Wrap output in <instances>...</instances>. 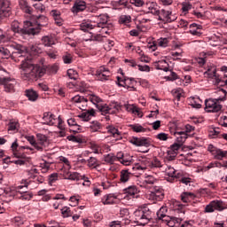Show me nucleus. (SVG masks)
<instances>
[{
  "instance_id": "nucleus-25",
  "label": "nucleus",
  "mask_w": 227,
  "mask_h": 227,
  "mask_svg": "<svg viewBox=\"0 0 227 227\" xmlns=\"http://www.w3.org/2000/svg\"><path fill=\"white\" fill-rule=\"evenodd\" d=\"M108 134H111L114 137H115V141H118V139H121V137L120 136V131L118 129L114 128V126H109L107 128Z\"/></svg>"
},
{
  "instance_id": "nucleus-10",
  "label": "nucleus",
  "mask_w": 227,
  "mask_h": 227,
  "mask_svg": "<svg viewBox=\"0 0 227 227\" xmlns=\"http://www.w3.org/2000/svg\"><path fill=\"white\" fill-rule=\"evenodd\" d=\"M72 102H74V104H83V105H79L78 107L82 111H86V107H88V98L76 95L72 98Z\"/></svg>"
},
{
  "instance_id": "nucleus-17",
  "label": "nucleus",
  "mask_w": 227,
  "mask_h": 227,
  "mask_svg": "<svg viewBox=\"0 0 227 227\" xmlns=\"http://www.w3.org/2000/svg\"><path fill=\"white\" fill-rule=\"evenodd\" d=\"M175 137H176V143L184 145L187 139V133L184 131H175Z\"/></svg>"
},
{
  "instance_id": "nucleus-36",
  "label": "nucleus",
  "mask_w": 227,
  "mask_h": 227,
  "mask_svg": "<svg viewBox=\"0 0 227 227\" xmlns=\"http://www.w3.org/2000/svg\"><path fill=\"white\" fill-rule=\"evenodd\" d=\"M80 27L82 31H89V29H93V26L90 21H83Z\"/></svg>"
},
{
  "instance_id": "nucleus-7",
  "label": "nucleus",
  "mask_w": 227,
  "mask_h": 227,
  "mask_svg": "<svg viewBox=\"0 0 227 227\" xmlns=\"http://www.w3.org/2000/svg\"><path fill=\"white\" fill-rule=\"evenodd\" d=\"M145 167H141L139 164H136L131 168L124 169L121 171V182H129V178H130V175H136L134 169H145Z\"/></svg>"
},
{
  "instance_id": "nucleus-28",
  "label": "nucleus",
  "mask_w": 227,
  "mask_h": 227,
  "mask_svg": "<svg viewBox=\"0 0 227 227\" xmlns=\"http://www.w3.org/2000/svg\"><path fill=\"white\" fill-rule=\"evenodd\" d=\"M213 203V207L215 210H218L219 212L224 210L226 207L224 206V202L222 200H213L211 201Z\"/></svg>"
},
{
  "instance_id": "nucleus-45",
  "label": "nucleus",
  "mask_w": 227,
  "mask_h": 227,
  "mask_svg": "<svg viewBox=\"0 0 227 227\" xmlns=\"http://www.w3.org/2000/svg\"><path fill=\"white\" fill-rule=\"evenodd\" d=\"M72 55L70 53H67L62 57V59L66 65H70L72 63Z\"/></svg>"
},
{
  "instance_id": "nucleus-63",
  "label": "nucleus",
  "mask_w": 227,
  "mask_h": 227,
  "mask_svg": "<svg viewBox=\"0 0 227 227\" xmlns=\"http://www.w3.org/2000/svg\"><path fill=\"white\" fill-rule=\"evenodd\" d=\"M131 4H135V6H143L145 2L143 0H130Z\"/></svg>"
},
{
  "instance_id": "nucleus-43",
  "label": "nucleus",
  "mask_w": 227,
  "mask_h": 227,
  "mask_svg": "<svg viewBox=\"0 0 227 227\" xmlns=\"http://www.w3.org/2000/svg\"><path fill=\"white\" fill-rule=\"evenodd\" d=\"M130 128L134 132H146V129L141 125H130Z\"/></svg>"
},
{
  "instance_id": "nucleus-34",
  "label": "nucleus",
  "mask_w": 227,
  "mask_h": 227,
  "mask_svg": "<svg viewBox=\"0 0 227 227\" xmlns=\"http://www.w3.org/2000/svg\"><path fill=\"white\" fill-rule=\"evenodd\" d=\"M0 55L2 56V58L5 59H8L10 56L12 57V54L10 53V50L4 47H0Z\"/></svg>"
},
{
  "instance_id": "nucleus-38",
  "label": "nucleus",
  "mask_w": 227,
  "mask_h": 227,
  "mask_svg": "<svg viewBox=\"0 0 227 227\" xmlns=\"http://www.w3.org/2000/svg\"><path fill=\"white\" fill-rule=\"evenodd\" d=\"M37 143L41 145V146H44V145L47 143V137L43 134H37Z\"/></svg>"
},
{
  "instance_id": "nucleus-9",
  "label": "nucleus",
  "mask_w": 227,
  "mask_h": 227,
  "mask_svg": "<svg viewBox=\"0 0 227 227\" xmlns=\"http://www.w3.org/2000/svg\"><path fill=\"white\" fill-rule=\"evenodd\" d=\"M158 17L159 20H162L163 22H173L176 20V18L173 16L171 12L166 11L164 9L160 11Z\"/></svg>"
},
{
  "instance_id": "nucleus-53",
  "label": "nucleus",
  "mask_w": 227,
  "mask_h": 227,
  "mask_svg": "<svg viewBox=\"0 0 227 227\" xmlns=\"http://www.w3.org/2000/svg\"><path fill=\"white\" fill-rule=\"evenodd\" d=\"M168 43H169V41L168 40V38H161L160 39L158 45L160 47H168Z\"/></svg>"
},
{
  "instance_id": "nucleus-11",
  "label": "nucleus",
  "mask_w": 227,
  "mask_h": 227,
  "mask_svg": "<svg viewBox=\"0 0 227 227\" xmlns=\"http://www.w3.org/2000/svg\"><path fill=\"white\" fill-rule=\"evenodd\" d=\"M97 77H98L99 81H107L109 77L111 76V72H109V69L101 67L96 72Z\"/></svg>"
},
{
  "instance_id": "nucleus-8",
  "label": "nucleus",
  "mask_w": 227,
  "mask_h": 227,
  "mask_svg": "<svg viewBox=\"0 0 227 227\" xmlns=\"http://www.w3.org/2000/svg\"><path fill=\"white\" fill-rule=\"evenodd\" d=\"M159 216L162 218V223H165L167 226L169 227H180L182 219L181 218H176L173 216H162V215L160 213Z\"/></svg>"
},
{
  "instance_id": "nucleus-22",
  "label": "nucleus",
  "mask_w": 227,
  "mask_h": 227,
  "mask_svg": "<svg viewBox=\"0 0 227 227\" xmlns=\"http://www.w3.org/2000/svg\"><path fill=\"white\" fill-rule=\"evenodd\" d=\"M196 196H194V193L189 192H184L181 194V200L183 203H189L191 200H194Z\"/></svg>"
},
{
  "instance_id": "nucleus-48",
  "label": "nucleus",
  "mask_w": 227,
  "mask_h": 227,
  "mask_svg": "<svg viewBox=\"0 0 227 227\" xmlns=\"http://www.w3.org/2000/svg\"><path fill=\"white\" fill-rule=\"evenodd\" d=\"M144 182L145 184H147L149 185H153L155 184V177L152 176H147Z\"/></svg>"
},
{
  "instance_id": "nucleus-62",
  "label": "nucleus",
  "mask_w": 227,
  "mask_h": 227,
  "mask_svg": "<svg viewBox=\"0 0 227 227\" xmlns=\"http://www.w3.org/2000/svg\"><path fill=\"white\" fill-rule=\"evenodd\" d=\"M56 180H58V173L51 174L49 177L50 184H54V182H56Z\"/></svg>"
},
{
  "instance_id": "nucleus-2",
  "label": "nucleus",
  "mask_w": 227,
  "mask_h": 227,
  "mask_svg": "<svg viewBox=\"0 0 227 227\" xmlns=\"http://www.w3.org/2000/svg\"><path fill=\"white\" fill-rule=\"evenodd\" d=\"M11 27L13 33H18L19 35H38L40 33V28L35 27L31 21H25L24 27L20 28V23L14 20L12 22Z\"/></svg>"
},
{
  "instance_id": "nucleus-18",
  "label": "nucleus",
  "mask_w": 227,
  "mask_h": 227,
  "mask_svg": "<svg viewBox=\"0 0 227 227\" xmlns=\"http://www.w3.org/2000/svg\"><path fill=\"white\" fill-rule=\"evenodd\" d=\"M54 114L50 112H46L43 114V121L44 125H54Z\"/></svg>"
},
{
  "instance_id": "nucleus-33",
  "label": "nucleus",
  "mask_w": 227,
  "mask_h": 227,
  "mask_svg": "<svg viewBox=\"0 0 227 227\" xmlns=\"http://www.w3.org/2000/svg\"><path fill=\"white\" fill-rule=\"evenodd\" d=\"M67 76L69 79H72L73 81H77L79 79V74L77 71L74 69H68L67 70Z\"/></svg>"
},
{
  "instance_id": "nucleus-51",
  "label": "nucleus",
  "mask_w": 227,
  "mask_h": 227,
  "mask_svg": "<svg viewBox=\"0 0 227 227\" xmlns=\"http://www.w3.org/2000/svg\"><path fill=\"white\" fill-rule=\"evenodd\" d=\"M19 129V122L17 121H11L9 123L8 130H17Z\"/></svg>"
},
{
  "instance_id": "nucleus-50",
  "label": "nucleus",
  "mask_w": 227,
  "mask_h": 227,
  "mask_svg": "<svg viewBox=\"0 0 227 227\" xmlns=\"http://www.w3.org/2000/svg\"><path fill=\"white\" fill-rule=\"evenodd\" d=\"M17 192L20 194H27V186L20 185L16 188Z\"/></svg>"
},
{
  "instance_id": "nucleus-46",
  "label": "nucleus",
  "mask_w": 227,
  "mask_h": 227,
  "mask_svg": "<svg viewBox=\"0 0 227 227\" xmlns=\"http://www.w3.org/2000/svg\"><path fill=\"white\" fill-rule=\"evenodd\" d=\"M175 132H180V128L178 127V124H176V122L172 123L170 126V133L175 136Z\"/></svg>"
},
{
  "instance_id": "nucleus-3",
  "label": "nucleus",
  "mask_w": 227,
  "mask_h": 227,
  "mask_svg": "<svg viewBox=\"0 0 227 227\" xmlns=\"http://www.w3.org/2000/svg\"><path fill=\"white\" fill-rule=\"evenodd\" d=\"M152 210H150L148 207H143L134 212L135 223H137V224L139 226L148 224V223L152 221Z\"/></svg>"
},
{
  "instance_id": "nucleus-15",
  "label": "nucleus",
  "mask_w": 227,
  "mask_h": 227,
  "mask_svg": "<svg viewBox=\"0 0 227 227\" xmlns=\"http://www.w3.org/2000/svg\"><path fill=\"white\" fill-rule=\"evenodd\" d=\"M86 10V2L76 0L72 8L73 13H79V12H84Z\"/></svg>"
},
{
  "instance_id": "nucleus-1",
  "label": "nucleus",
  "mask_w": 227,
  "mask_h": 227,
  "mask_svg": "<svg viewBox=\"0 0 227 227\" xmlns=\"http://www.w3.org/2000/svg\"><path fill=\"white\" fill-rule=\"evenodd\" d=\"M13 51L11 55L12 59L14 61H21L20 68L22 70V75L27 79H36V77H43L47 69L45 67H40L38 65L33 63V59L27 55V49L21 45H13Z\"/></svg>"
},
{
  "instance_id": "nucleus-4",
  "label": "nucleus",
  "mask_w": 227,
  "mask_h": 227,
  "mask_svg": "<svg viewBox=\"0 0 227 227\" xmlns=\"http://www.w3.org/2000/svg\"><path fill=\"white\" fill-rule=\"evenodd\" d=\"M219 91H223V98H218L215 99H206L205 101V111H207V113H219V111L221 109H223V106L217 104V102H223V100H226V90L223 89H220Z\"/></svg>"
},
{
  "instance_id": "nucleus-21",
  "label": "nucleus",
  "mask_w": 227,
  "mask_h": 227,
  "mask_svg": "<svg viewBox=\"0 0 227 227\" xmlns=\"http://www.w3.org/2000/svg\"><path fill=\"white\" fill-rule=\"evenodd\" d=\"M146 6L148 8V13H152L153 15H157L160 13V11L157 7V4L155 3H151V4H146Z\"/></svg>"
},
{
  "instance_id": "nucleus-13",
  "label": "nucleus",
  "mask_w": 227,
  "mask_h": 227,
  "mask_svg": "<svg viewBox=\"0 0 227 227\" xmlns=\"http://www.w3.org/2000/svg\"><path fill=\"white\" fill-rule=\"evenodd\" d=\"M205 74L208 75L209 78L215 80V86H221V84H224V81L219 78V75H217L215 69H214L211 73H210V69H208L207 71L205 72Z\"/></svg>"
},
{
  "instance_id": "nucleus-61",
  "label": "nucleus",
  "mask_w": 227,
  "mask_h": 227,
  "mask_svg": "<svg viewBox=\"0 0 227 227\" xmlns=\"http://www.w3.org/2000/svg\"><path fill=\"white\" fill-rule=\"evenodd\" d=\"M215 209H214V204L212 203V201L206 206L205 207V212L206 213H210V212H214Z\"/></svg>"
},
{
  "instance_id": "nucleus-41",
  "label": "nucleus",
  "mask_w": 227,
  "mask_h": 227,
  "mask_svg": "<svg viewBox=\"0 0 227 227\" xmlns=\"http://www.w3.org/2000/svg\"><path fill=\"white\" fill-rule=\"evenodd\" d=\"M61 214L63 217H70L73 215L74 213L70 210V207H65L61 209Z\"/></svg>"
},
{
  "instance_id": "nucleus-58",
  "label": "nucleus",
  "mask_w": 227,
  "mask_h": 227,
  "mask_svg": "<svg viewBox=\"0 0 227 227\" xmlns=\"http://www.w3.org/2000/svg\"><path fill=\"white\" fill-rule=\"evenodd\" d=\"M156 137L160 141H168V134L166 133H160L156 136Z\"/></svg>"
},
{
  "instance_id": "nucleus-57",
  "label": "nucleus",
  "mask_w": 227,
  "mask_h": 227,
  "mask_svg": "<svg viewBox=\"0 0 227 227\" xmlns=\"http://www.w3.org/2000/svg\"><path fill=\"white\" fill-rule=\"evenodd\" d=\"M90 102H92V104H95V102L97 104L102 102V99L100 98H98V96H96V95H91L90 97Z\"/></svg>"
},
{
  "instance_id": "nucleus-30",
  "label": "nucleus",
  "mask_w": 227,
  "mask_h": 227,
  "mask_svg": "<svg viewBox=\"0 0 227 227\" xmlns=\"http://www.w3.org/2000/svg\"><path fill=\"white\" fill-rule=\"evenodd\" d=\"M90 132H98L102 129V124L98 121H93L90 126Z\"/></svg>"
},
{
  "instance_id": "nucleus-39",
  "label": "nucleus",
  "mask_w": 227,
  "mask_h": 227,
  "mask_svg": "<svg viewBox=\"0 0 227 227\" xmlns=\"http://www.w3.org/2000/svg\"><path fill=\"white\" fill-rule=\"evenodd\" d=\"M176 155H178V153H176V151H172L171 149H169L167 152L168 160H175V159L176 158Z\"/></svg>"
},
{
  "instance_id": "nucleus-20",
  "label": "nucleus",
  "mask_w": 227,
  "mask_h": 227,
  "mask_svg": "<svg viewBox=\"0 0 227 227\" xmlns=\"http://www.w3.org/2000/svg\"><path fill=\"white\" fill-rule=\"evenodd\" d=\"M48 21H49V20L44 15L37 16V19H36L37 27H35L39 28V33H40V29H41L40 27H43V26H47Z\"/></svg>"
},
{
  "instance_id": "nucleus-23",
  "label": "nucleus",
  "mask_w": 227,
  "mask_h": 227,
  "mask_svg": "<svg viewBox=\"0 0 227 227\" xmlns=\"http://www.w3.org/2000/svg\"><path fill=\"white\" fill-rule=\"evenodd\" d=\"M20 9L25 12V13H28V15H31V7L29 6V4H27V1L26 0H20L19 2Z\"/></svg>"
},
{
  "instance_id": "nucleus-14",
  "label": "nucleus",
  "mask_w": 227,
  "mask_h": 227,
  "mask_svg": "<svg viewBox=\"0 0 227 227\" xmlns=\"http://www.w3.org/2000/svg\"><path fill=\"white\" fill-rule=\"evenodd\" d=\"M66 178H67V180H74L76 182H79L81 180H84V182H87L88 184H90V181L86 180V176H81V174H79L77 172L67 173L66 175Z\"/></svg>"
},
{
  "instance_id": "nucleus-26",
  "label": "nucleus",
  "mask_w": 227,
  "mask_h": 227,
  "mask_svg": "<svg viewBox=\"0 0 227 227\" xmlns=\"http://www.w3.org/2000/svg\"><path fill=\"white\" fill-rule=\"evenodd\" d=\"M114 200H116V197H114V195L112 194L106 195L102 199V203L103 205H114L115 203Z\"/></svg>"
},
{
  "instance_id": "nucleus-37",
  "label": "nucleus",
  "mask_w": 227,
  "mask_h": 227,
  "mask_svg": "<svg viewBox=\"0 0 227 227\" xmlns=\"http://www.w3.org/2000/svg\"><path fill=\"white\" fill-rule=\"evenodd\" d=\"M116 161V156L114 154L110 153L105 156V162H107L108 164H114Z\"/></svg>"
},
{
  "instance_id": "nucleus-12",
  "label": "nucleus",
  "mask_w": 227,
  "mask_h": 227,
  "mask_svg": "<svg viewBox=\"0 0 227 227\" xmlns=\"http://www.w3.org/2000/svg\"><path fill=\"white\" fill-rule=\"evenodd\" d=\"M130 143L135 145V146H145V148L150 146V140L145 137H133Z\"/></svg>"
},
{
  "instance_id": "nucleus-47",
  "label": "nucleus",
  "mask_w": 227,
  "mask_h": 227,
  "mask_svg": "<svg viewBox=\"0 0 227 227\" xmlns=\"http://www.w3.org/2000/svg\"><path fill=\"white\" fill-rule=\"evenodd\" d=\"M192 8V5L191 4L183 3L182 4V12L183 13H186Z\"/></svg>"
},
{
  "instance_id": "nucleus-32",
  "label": "nucleus",
  "mask_w": 227,
  "mask_h": 227,
  "mask_svg": "<svg viewBox=\"0 0 227 227\" xmlns=\"http://www.w3.org/2000/svg\"><path fill=\"white\" fill-rule=\"evenodd\" d=\"M124 192L128 196H136V194H137V188L132 185L124 189Z\"/></svg>"
},
{
  "instance_id": "nucleus-16",
  "label": "nucleus",
  "mask_w": 227,
  "mask_h": 227,
  "mask_svg": "<svg viewBox=\"0 0 227 227\" xmlns=\"http://www.w3.org/2000/svg\"><path fill=\"white\" fill-rule=\"evenodd\" d=\"M109 17L106 14H100L98 17L97 20V26L98 27H101L102 29H104L105 27H107V20H108Z\"/></svg>"
},
{
  "instance_id": "nucleus-29",
  "label": "nucleus",
  "mask_w": 227,
  "mask_h": 227,
  "mask_svg": "<svg viewBox=\"0 0 227 227\" xmlns=\"http://www.w3.org/2000/svg\"><path fill=\"white\" fill-rule=\"evenodd\" d=\"M85 42H102L104 40V37L100 35H93L91 33H90V35L88 37L84 38Z\"/></svg>"
},
{
  "instance_id": "nucleus-56",
  "label": "nucleus",
  "mask_w": 227,
  "mask_h": 227,
  "mask_svg": "<svg viewBox=\"0 0 227 227\" xmlns=\"http://www.w3.org/2000/svg\"><path fill=\"white\" fill-rule=\"evenodd\" d=\"M130 162H132V159H128L125 156H123L122 160H121V164H123V166H130Z\"/></svg>"
},
{
  "instance_id": "nucleus-6",
  "label": "nucleus",
  "mask_w": 227,
  "mask_h": 227,
  "mask_svg": "<svg viewBox=\"0 0 227 227\" xmlns=\"http://www.w3.org/2000/svg\"><path fill=\"white\" fill-rule=\"evenodd\" d=\"M0 84L4 86V91L7 93H13L15 91V79L0 77Z\"/></svg>"
},
{
  "instance_id": "nucleus-35",
  "label": "nucleus",
  "mask_w": 227,
  "mask_h": 227,
  "mask_svg": "<svg viewBox=\"0 0 227 227\" xmlns=\"http://www.w3.org/2000/svg\"><path fill=\"white\" fill-rule=\"evenodd\" d=\"M176 173V170H175V168L171 166H168V168H166V174L170 178H176V176L175 175Z\"/></svg>"
},
{
  "instance_id": "nucleus-31",
  "label": "nucleus",
  "mask_w": 227,
  "mask_h": 227,
  "mask_svg": "<svg viewBox=\"0 0 227 227\" xmlns=\"http://www.w3.org/2000/svg\"><path fill=\"white\" fill-rule=\"evenodd\" d=\"M43 44L45 45V47H51V45H54V38L51 36H43L42 38Z\"/></svg>"
},
{
  "instance_id": "nucleus-44",
  "label": "nucleus",
  "mask_w": 227,
  "mask_h": 227,
  "mask_svg": "<svg viewBox=\"0 0 227 227\" xmlns=\"http://www.w3.org/2000/svg\"><path fill=\"white\" fill-rule=\"evenodd\" d=\"M68 141H73V143H82V138L70 135L67 137Z\"/></svg>"
},
{
  "instance_id": "nucleus-24",
  "label": "nucleus",
  "mask_w": 227,
  "mask_h": 227,
  "mask_svg": "<svg viewBox=\"0 0 227 227\" xmlns=\"http://www.w3.org/2000/svg\"><path fill=\"white\" fill-rule=\"evenodd\" d=\"M150 198H153L156 201H160L164 198V192L160 190H156L151 192Z\"/></svg>"
},
{
  "instance_id": "nucleus-59",
  "label": "nucleus",
  "mask_w": 227,
  "mask_h": 227,
  "mask_svg": "<svg viewBox=\"0 0 227 227\" xmlns=\"http://www.w3.org/2000/svg\"><path fill=\"white\" fill-rule=\"evenodd\" d=\"M78 118H82L83 121H90V114L88 113H82V114L78 115Z\"/></svg>"
},
{
  "instance_id": "nucleus-40",
  "label": "nucleus",
  "mask_w": 227,
  "mask_h": 227,
  "mask_svg": "<svg viewBox=\"0 0 227 227\" xmlns=\"http://www.w3.org/2000/svg\"><path fill=\"white\" fill-rule=\"evenodd\" d=\"M132 18L130 16L123 15L120 17V24H130Z\"/></svg>"
},
{
  "instance_id": "nucleus-52",
  "label": "nucleus",
  "mask_w": 227,
  "mask_h": 227,
  "mask_svg": "<svg viewBox=\"0 0 227 227\" xmlns=\"http://www.w3.org/2000/svg\"><path fill=\"white\" fill-rule=\"evenodd\" d=\"M182 144H178L177 142L170 146V150H172V152H176L178 153V151L180 150V148H182Z\"/></svg>"
},
{
  "instance_id": "nucleus-42",
  "label": "nucleus",
  "mask_w": 227,
  "mask_h": 227,
  "mask_svg": "<svg viewBox=\"0 0 227 227\" xmlns=\"http://www.w3.org/2000/svg\"><path fill=\"white\" fill-rule=\"evenodd\" d=\"M88 166H89V168H97V166H98L97 158H95V157H90V158L88 160Z\"/></svg>"
},
{
  "instance_id": "nucleus-49",
  "label": "nucleus",
  "mask_w": 227,
  "mask_h": 227,
  "mask_svg": "<svg viewBox=\"0 0 227 227\" xmlns=\"http://www.w3.org/2000/svg\"><path fill=\"white\" fill-rule=\"evenodd\" d=\"M152 164L153 168H162V162L157 157L153 158Z\"/></svg>"
},
{
  "instance_id": "nucleus-54",
  "label": "nucleus",
  "mask_w": 227,
  "mask_h": 227,
  "mask_svg": "<svg viewBox=\"0 0 227 227\" xmlns=\"http://www.w3.org/2000/svg\"><path fill=\"white\" fill-rule=\"evenodd\" d=\"M58 70H59V67H58V65L54 64L49 66L50 74H58Z\"/></svg>"
},
{
  "instance_id": "nucleus-5",
  "label": "nucleus",
  "mask_w": 227,
  "mask_h": 227,
  "mask_svg": "<svg viewBox=\"0 0 227 227\" xmlns=\"http://www.w3.org/2000/svg\"><path fill=\"white\" fill-rule=\"evenodd\" d=\"M10 0H0V19L12 15Z\"/></svg>"
},
{
  "instance_id": "nucleus-27",
  "label": "nucleus",
  "mask_w": 227,
  "mask_h": 227,
  "mask_svg": "<svg viewBox=\"0 0 227 227\" xmlns=\"http://www.w3.org/2000/svg\"><path fill=\"white\" fill-rule=\"evenodd\" d=\"M215 159H216V160H223V159H224V157H227V151H223L221 149H216L215 152V154H213Z\"/></svg>"
},
{
  "instance_id": "nucleus-19",
  "label": "nucleus",
  "mask_w": 227,
  "mask_h": 227,
  "mask_svg": "<svg viewBox=\"0 0 227 227\" xmlns=\"http://www.w3.org/2000/svg\"><path fill=\"white\" fill-rule=\"evenodd\" d=\"M26 97H27L28 100L31 102H35L38 99V93L33 89H28L25 91Z\"/></svg>"
},
{
  "instance_id": "nucleus-64",
  "label": "nucleus",
  "mask_w": 227,
  "mask_h": 227,
  "mask_svg": "<svg viewBox=\"0 0 227 227\" xmlns=\"http://www.w3.org/2000/svg\"><path fill=\"white\" fill-rule=\"evenodd\" d=\"M129 215V209L123 208L120 211V216L121 217H127Z\"/></svg>"
},
{
  "instance_id": "nucleus-60",
  "label": "nucleus",
  "mask_w": 227,
  "mask_h": 227,
  "mask_svg": "<svg viewBox=\"0 0 227 227\" xmlns=\"http://www.w3.org/2000/svg\"><path fill=\"white\" fill-rule=\"evenodd\" d=\"M99 111L105 114H108V113H110L109 111H111V108L107 106H99Z\"/></svg>"
},
{
  "instance_id": "nucleus-55",
  "label": "nucleus",
  "mask_w": 227,
  "mask_h": 227,
  "mask_svg": "<svg viewBox=\"0 0 227 227\" xmlns=\"http://www.w3.org/2000/svg\"><path fill=\"white\" fill-rule=\"evenodd\" d=\"M218 129H219V128H211L209 129L210 137H214V136H218V134H220Z\"/></svg>"
}]
</instances>
